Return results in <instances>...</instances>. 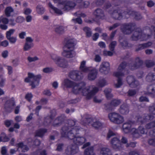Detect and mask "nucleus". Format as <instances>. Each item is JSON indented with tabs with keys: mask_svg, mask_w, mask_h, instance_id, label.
<instances>
[{
	"mask_svg": "<svg viewBox=\"0 0 155 155\" xmlns=\"http://www.w3.org/2000/svg\"><path fill=\"white\" fill-rule=\"evenodd\" d=\"M85 84L84 82H81L78 84L68 80V88H72L74 93H82L88 99L90 98L98 91V89L97 87L93 86L85 87Z\"/></svg>",
	"mask_w": 155,
	"mask_h": 155,
	"instance_id": "obj_1",
	"label": "nucleus"
},
{
	"mask_svg": "<svg viewBox=\"0 0 155 155\" xmlns=\"http://www.w3.org/2000/svg\"><path fill=\"white\" fill-rule=\"evenodd\" d=\"M127 66V63L125 62L121 63L119 66L117 71L114 72L113 75L114 76L118 78L117 83L115 84L116 87L118 88L120 87L122 84L123 83L122 80L120 78L124 77L127 72L125 69Z\"/></svg>",
	"mask_w": 155,
	"mask_h": 155,
	"instance_id": "obj_2",
	"label": "nucleus"
},
{
	"mask_svg": "<svg viewBox=\"0 0 155 155\" xmlns=\"http://www.w3.org/2000/svg\"><path fill=\"white\" fill-rule=\"evenodd\" d=\"M134 123V122L132 121L129 120L125 123L123 125L122 129L123 132L125 134L130 133L133 135L134 137H138V134L136 133L137 129L134 128H131V127Z\"/></svg>",
	"mask_w": 155,
	"mask_h": 155,
	"instance_id": "obj_3",
	"label": "nucleus"
},
{
	"mask_svg": "<svg viewBox=\"0 0 155 155\" xmlns=\"http://www.w3.org/2000/svg\"><path fill=\"white\" fill-rule=\"evenodd\" d=\"M108 117L111 122L116 124H121L124 121V117L116 112L109 113L108 115Z\"/></svg>",
	"mask_w": 155,
	"mask_h": 155,
	"instance_id": "obj_4",
	"label": "nucleus"
},
{
	"mask_svg": "<svg viewBox=\"0 0 155 155\" xmlns=\"http://www.w3.org/2000/svg\"><path fill=\"white\" fill-rule=\"evenodd\" d=\"M133 32L132 39L134 41H137L139 39H140L141 41L146 40L151 36L150 35H146L143 34L141 29L140 28L136 29Z\"/></svg>",
	"mask_w": 155,
	"mask_h": 155,
	"instance_id": "obj_5",
	"label": "nucleus"
},
{
	"mask_svg": "<svg viewBox=\"0 0 155 155\" xmlns=\"http://www.w3.org/2000/svg\"><path fill=\"white\" fill-rule=\"evenodd\" d=\"M76 127H74L72 128V130L68 132V138L70 139H73L74 143L76 145H81L84 143L86 141L85 139L83 137H74V138H71L70 136L72 135V132L73 134H76L77 132V129Z\"/></svg>",
	"mask_w": 155,
	"mask_h": 155,
	"instance_id": "obj_6",
	"label": "nucleus"
},
{
	"mask_svg": "<svg viewBox=\"0 0 155 155\" xmlns=\"http://www.w3.org/2000/svg\"><path fill=\"white\" fill-rule=\"evenodd\" d=\"M76 44L77 41L74 39L68 40V58H72L75 56V53L74 49Z\"/></svg>",
	"mask_w": 155,
	"mask_h": 155,
	"instance_id": "obj_7",
	"label": "nucleus"
},
{
	"mask_svg": "<svg viewBox=\"0 0 155 155\" xmlns=\"http://www.w3.org/2000/svg\"><path fill=\"white\" fill-rule=\"evenodd\" d=\"M51 57L59 66L64 68L67 67V61L64 58L58 57L55 54L52 55Z\"/></svg>",
	"mask_w": 155,
	"mask_h": 155,
	"instance_id": "obj_8",
	"label": "nucleus"
},
{
	"mask_svg": "<svg viewBox=\"0 0 155 155\" xmlns=\"http://www.w3.org/2000/svg\"><path fill=\"white\" fill-rule=\"evenodd\" d=\"M41 78L40 74L35 75L29 72L28 73V77L25 79V82L28 83L30 82V79H32L34 81H36L38 84H39Z\"/></svg>",
	"mask_w": 155,
	"mask_h": 155,
	"instance_id": "obj_9",
	"label": "nucleus"
},
{
	"mask_svg": "<svg viewBox=\"0 0 155 155\" xmlns=\"http://www.w3.org/2000/svg\"><path fill=\"white\" fill-rule=\"evenodd\" d=\"M110 69V64L107 62L104 61L101 64L99 71L101 73L107 74L108 73Z\"/></svg>",
	"mask_w": 155,
	"mask_h": 155,
	"instance_id": "obj_10",
	"label": "nucleus"
},
{
	"mask_svg": "<svg viewBox=\"0 0 155 155\" xmlns=\"http://www.w3.org/2000/svg\"><path fill=\"white\" fill-rule=\"evenodd\" d=\"M127 81L131 87H136L139 85V82L132 76H129L127 78Z\"/></svg>",
	"mask_w": 155,
	"mask_h": 155,
	"instance_id": "obj_11",
	"label": "nucleus"
},
{
	"mask_svg": "<svg viewBox=\"0 0 155 155\" xmlns=\"http://www.w3.org/2000/svg\"><path fill=\"white\" fill-rule=\"evenodd\" d=\"M135 28V24H124L121 28L123 33L125 34H129L131 32V30Z\"/></svg>",
	"mask_w": 155,
	"mask_h": 155,
	"instance_id": "obj_12",
	"label": "nucleus"
},
{
	"mask_svg": "<svg viewBox=\"0 0 155 155\" xmlns=\"http://www.w3.org/2000/svg\"><path fill=\"white\" fill-rule=\"evenodd\" d=\"M91 118L86 119L85 123L91 124L95 128L98 129L101 128L103 125L98 120L94 121Z\"/></svg>",
	"mask_w": 155,
	"mask_h": 155,
	"instance_id": "obj_13",
	"label": "nucleus"
},
{
	"mask_svg": "<svg viewBox=\"0 0 155 155\" xmlns=\"http://www.w3.org/2000/svg\"><path fill=\"white\" fill-rule=\"evenodd\" d=\"M82 73L78 71H74L70 72V77L74 80H81L82 78Z\"/></svg>",
	"mask_w": 155,
	"mask_h": 155,
	"instance_id": "obj_14",
	"label": "nucleus"
},
{
	"mask_svg": "<svg viewBox=\"0 0 155 155\" xmlns=\"http://www.w3.org/2000/svg\"><path fill=\"white\" fill-rule=\"evenodd\" d=\"M110 144L112 147L115 149H117L121 146V142L119 137H114L112 138L110 141Z\"/></svg>",
	"mask_w": 155,
	"mask_h": 155,
	"instance_id": "obj_15",
	"label": "nucleus"
},
{
	"mask_svg": "<svg viewBox=\"0 0 155 155\" xmlns=\"http://www.w3.org/2000/svg\"><path fill=\"white\" fill-rule=\"evenodd\" d=\"M55 3H58L60 5L59 8L63 11L68 10V1H62V0H53Z\"/></svg>",
	"mask_w": 155,
	"mask_h": 155,
	"instance_id": "obj_16",
	"label": "nucleus"
},
{
	"mask_svg": "<svg viewBox=\"0 0 155 155\" xmlns=\"http://www.w3.org/2000/svg\"><path fill=\"white\" fill-rule=\"evenodd\" d=\"M66 117L64 114H61L55 119L54 123L53 124L52 126L54 127H58L61 125L65 120Z\"/></svg>",
	"mask_w": 155,
	"mask_h": 155,
	"instance_id": "obj_17",
	"label": "nucleus"
},
{
	"mask_svg": "<svg viewBox=\"0 0 155 155\" xmlns=\"http://www.w3.org/2000/svg\"><path fill=\"white\" fill-rule=\"evenodd\" d=\"M120 103V100L113 99L111 101L110 104L105 105V109L108 110H112L113 109V107L117 106L119 105Z\"/></svg>",
	"mask_w": 155,
	"mask_h": 155,
	"instance_id": "obj_18",
	"label": "nucleus"
},
{
	"mask_svg": "<svg viewBox=\"0 0 155 155\" xmlns=\"http://www.w3.org/2000/svg\"><path fill=\"white\" fill-rule=\"evenodd\" d=\"M15 105V99L13 97H12L10 99L7 100L5 104V108L7 109L8 108L12 109L13 107Z\"/></svg>",
	"mask_w": 155,
	"mask_h": 155,
	"instance_id": "obj_19",
	"label": "nucleus"
},
{
	"mask_svg": "<svg viewBox=\"0 0 155 155\" xmlns=\"http://www.w3.org/2000/svg\"><path fill=\"white\" fill-rule=\"evenodd\" d=\"M64 47L63 51L62 53V55L67 58H68V38H65L63 42Z\"/></svg>",
	"mask_w": 155,
	"mask_h": 155,
	"instance_id": "obj_20",
	"label": "nucleus"
},
{
	"mask_svg": "<svg viewBox=\"0 0 155 155\" xmlns=\"http://www.w3.org/2000/svg\"><path fill=\"white\" fill-rule=\"evenodd\" d=\"M48 130L46 128H41L37 130L35 132V137H39L41 138L43 137L45 134L47 133Z\"/></svg>",
	"mask_w": 155,
	"mask_h": 155,
	"instance_id": "obj_21",
	"label": "nucleus"
},
{
	"mask_svg": "<svg viewBox=\"0 0 155 155\" xmlns=\"http://www.w3.org/2000/svg\"><path fill=\"white\" fill-rule=\"evenodd\" d=\"M123 16H124V18H128L129 17L130 15H135V18L137 20H139L141 19L142 17L141 15L140 14L136 15L135 12L132 11H130L128 12H124L123 13Z\"/></svg>",
	"mask_w": 155,
	"mask_h": 155,
	"instance_id": "obj_22",
	"label": "nucleus"
},
{
	"mask_svg": "<svg viewBox=\"0 0 155 155\" xmlns=\"http://www.w3.org/2000/svg\"><path fill=\"white\" fill-rule=\"evenodd\" d=\"M97 70L95 68H93L91 70L88 75V79L90 80L95 79L97 77Z\"/></svg>",
	"mask_w": 155,
	"mask_h": 155,
	"instance_id": "obj_23",
	"label": "nucleus"
},
{
	"mask_svg": "<svg viewBox=\"0 0 155 155\" xmlns=\"http://www.w3.org/2000/svg\"><path fill=\"white\" fill-rule=\"evenodd\" d=\"M86 61L84 60L81 62L79 69L81 72L86 73L90 70L89 68L86 66Z\"/></svg>",
	"mask_w": 155,
	"mask_h": 155,
	"instance_id": "obj_24",
	"label": "nucleus"
},
{
	"mask_svg": "<svg viewBox=\"0 0 155 155\" xmlns=\"http://www.w3.org/2000/svg\"><path fill=\"white\" fill-rule=\"evenodd\" d=\"M94 15L98 19L102 18L104 16L103 11L101 9H98L96 10L94 13Z\"/></svg>",
	"mask_w": 155,
	"mask_h": 155,
	"instance_id": "obj_25",
	"label": "nucleus"
},
{
	"mask_svg": "<svg viewBox=\"0 0 155 155\" xmlns=\"http://www.w3.org/2000/svg\"><path fill=\"white\" fill-rule=\"evenodd\" d=\"M119 111L121 114H126L128 113L129 110L127 106L125 104H123L121 106L119 109Z\"/></svg>",
	"mask_w": 155,
	"mask_h": 155,
	"instance_id": "obj_26",
	"label": "nucleus"
},
{
	"mask_svg": "<svg viewBox=\"0 0 155 155\" xmlns=\"http://www.w3.org/2000/svg\"><path fill=\"white\" fill-rule=\"evenodd\" d=\"M53 110H51L50 111L51 115L49 117H47L45 118L44 122H48L47 120H49L48 125L50 124L54 117L56 115V114L55 113H53Z\"/></svg>",
	"mask_w": 155,
	"mask_h": 155,
	"instance_id": "obj_27",
	"label": "nucleus"
},
{
	"mask_svg": "<svg viewBox=\"0 0 155 155\" xmlns=\"http://www.w3.org/2000/svg\"><path fill=\"white\" fill-rule=\"evenodd\" d=\"M61 137H68V126L63 127L61 129Z\"/></svg>",
	"mask_w": 155,
	"mask_h": 155,
	"instance_id": "obj_28",
	"label": "nucleus"
},
{
	"mask_svg": "<svg viewBox=\"0 0 155 155\" xmlns=\"http://www.w3.org/2000/svg\"><path fill=\"white\" fill-rule=\"evenodd\" d=\"M10 138L7 136L6 134L4 132H2L0 135V143L1 142H8Z\"/></svg>",
	"mask_w": 155,
	"mask_h": 155,
	"instance_id": "obj_29",
	"label": "nucleus"
},
{
	"mask_svg": "<svg viewBox=\"0 0 155 155\" xmlns=\"http://www.w3.org/2000/svg\"><path fill=\"white\" fill-rule=\"evenodd\" d=\"M48 5L50 8H51L54 11L55 13L58 15H61L63 14V13L61 10L57 8L54 7L51 4V3L50 2H49L48 3Z\"/></svg>",
	"mask_w": 155,
	"mask_h": 155,
	"instance_id": "obj_30",
	"label": "nucleus"
},
{
	"mask_svg": "<svg viewBox=\"0 0 155 155\" xmlns=\"http://www.w3.org/2000/svg\"><path fill=\"white\" fill-rule=\"evenodd\" d=\"M100 154L101 155H112L110 150L105 147L102 148L101 149Z\"/></svg>",
	"mask_w": 155,
	"mask_h": 155,
	"instance_id": "obj_31",
	"label": "nucleus"
},
{
	"mask_svg": "<svg viewBox=\"0 0 155 155\" xmlns=\"http://www.w3.org/2000/svg\"><path fill=\"white\" fill-rule=\"evenodd\" d=\"M120 11L119 10L118 11H114L112 14V16L114 18L116 19L120 20L122 17L120 14Z\"/></svg>",
	"mask_w": 155,
	"mask_h": 155,
	"instance_id": "obj_32",
	"label": "nucleus"
},
{
	"mask_svg": "<svg viewBox=\"0 0 155 155\" xmlns=\"http://www.w3.org/2000/svg\"><path fill=\"white\" fill-rule=\"evenodd\" d=\"M152 44L151 42H148L147 43L140 45L138 46V48L136 49V51H138L146 48H148L151 46Z\"/></svg>",
	"mask_w": 155,
	"mask_h": 155,
	"instance_id": "obj_33",
	"label": "nucleus"
},
{
	"mask_svg": "<svg viewBox=\"0 0 155 155\" xmlns=\"http://www.w3.org/2000/svg\"><path fill=\"white\" fill-rule=\"evenodd\" d=\"M111 90L110 88H106L104 92L107 98L109 99L113 97V95L111 94Z\"/></svg>",
	"mask_w": 155,
	"mask_h": 155,
	"instance_id": "obj_34",
	"label": "nucleus"
},
{
	"mask_svg": "<svg viewBox=\"0 0 155 155\" xmlns=\"http://www.w3.org/2000/svg\"><path fill=\"white\" fill-rule=\"evenodd\" d=\"M14 11L13 9L11 6L7 7L5 10V14L6 16L8 17L11 16V14Z\"/></svg>",
	"mask_w": 155,
	"mask_h": 155,
	"instance_id": "obj_35",
	"label": "nucleus"
},
{
	"mask_svg": "<svg viewBox=\"0 0 155 155\" xmlns=\"http://www.w3.org/2000/svg\"><path fill=\"white\" fill-rule=\"evenodd\" d=\"M147 94L148 95H152V96H155V88L153 87L152 86H150L147 88Z\"/></svg>",
	"mask_w": 155,
	"mask_h": 155,
	"instance_id": "obj_36",
	"label": "nucleus"
},
{
	"mask_svg": "<svg viewBox=\"0 0 155 155\" xmlns=\"http://www.w3.org/2000/svg\"><path fill=\"white\" fill-rule=\"evenodd\" d=\"M154 117L151 115H148L145 118L143 119L142 121V118L141 117H139L138 118V122H140V123H142L145 122L147 120H152L153 119Z\"/></svg>",
	"mask_w": 155,
	"mask_h": 155,
	"instance_id": "obj_37",
	"label": "nucleus"
},
{
	"mask_svg": "<svg viewBox=\"0 0 155 155\" xmlns=\"http://www.w3.org/2000/svg\"><path fill=\"white\" fill-rule=\"evenodd\" d=\"M84 155H95L93 152V147H89L85 150Z\"/></svg>",
	"mask_w": 155,
	"mask_h": 155,
	"instance_id": "obj_38",
	"label": "nucleus"
},
{
	"mask_svg": "<svg viewBox=\"0 0 155 155\" xmlns=\"http://www.w3.org/2000/svg\"><path fill=\"white\" fill-rule=\"evenodd\" d=\"M36 11L39 14H43L45 12V9L41 5H38L36 8Z\"/></svg>",
	"mask_w": 155,
	"mask_h": 155,
	"instance_id": "obj_39",
	"label": "nucleus"
},
{
	"mask_svg": "<svg viewBox=\"0 0 155 155\" xmlns=\"http://www.w3.org/2000/svg\"><path fill=\"white\" fill-rule=\"evenodd\" d=\"M137 133L138 134V137H139V136L140 135V134H144L147 133V131L146 130L143 128L142 127H140L139 128L138 130H137V131L135 132L134 133Z\"/></svg>",
	"mask_w": 155,
	"mask_h": 155,
	"instance_id": "obj_40",
	"label": "nucleus"
},
{
	"mask_svg": "<svg viewBox=\"0 0 155 155\" xmlns=\"http://www.w3.org/2000/svg\"><path fill=\"white\" fill-rule=\"evenodd\" d=\"M107 84V83L105 79L100 80L98 83V86L101 87H104Z\"/></svg>",
	"mask_w": 155,
	"mask_h": 155,
	"instance_id": "obj_41",
	"label": "nucleus"
},
{
	"mask_svg": "<svg viewBox=\"0 0 155 155\" xmlns=\"http://www.w3.org/2000/svg\"><path fill=\"white\" fill-rule=\"evenodd\" d=\"M146 79L148 81H151L155 80V75L152 73H149L146 77Z\"/></svg>",
	"mask_w": 155,
	"mask_h": 155,
	"instance_id": "obj_42",
	"label": "nucleus"
},
{
	"mask_svg": "<svg viewBox=\"0 0 155 155\" xmlns=\"http://www.w3.org/2000/svg\"><path fill=\"white\" fill-rule=\"evenodd\" d=\"M55 32L58 34H62L64 32V28L63 26L57 27L55 29Z\"/></svg>",
	"mask_w": 155,
	"mask_h": 155,
	"instance_id": "obj_43",
	"label": "nucleus"
},
{
	"mask_svg": "<svg viewBox=\"0 0 155 155\" xmlns=\"http://www.w3.org/2000/svg\"><path fill=\"white\" fill-rule=\"evenodd\" d=\"M62 86L64 90L68 89V78L64 79L62 82Z\"/></svg>",
	"mask_w": 155,
	"mask_h": 155,
	"instance_id": "obj_44",
	"label": "nucleus"
},
{
	"mask_svg": "<svg viewBox=\"0 0 155 155\" xmlns=\"http://www.w3.org/2000/svg\"><path fill=\"white\" fill-rule=\"evenodd\" d=\"M84 30L87 36L89 37L91 35V29L87 27H85L84 28Z\"/></svg>",
	"mask_w": 155,
	"mask_h": 155,
	"instance_id": "obj_45",
	"label": "nucleus"
},
{
	"mask_svg": "<svg viewBox=\"0 0 155 155\" xmlns=\"http://www.w3.org/2000/svg\"><path fill=\"white\" fill-rule=\"evenodd\" d=\"M15 30L14 29H10L8 31L6 32V35L7 38H8L10 37L14 32Z\"/></svg>",
	"mask_w": 155,
	"mask_h": 155,
	"instance_id": "obj_46",
	"label": "nucleus"
},
{
	"mask_svg": "<svg viewBox=\"0 0 155 155\" xmlns=\"http://www.w3.org/2000/svg\"><path fill=\"white\" fill-rule=\"evenodd\" d=\"M32 43H28L25 42L24 47V50L26 51L30 49L32 46Z\"/></svg>",
	"mask_w": 155,
	"mask_h": 155,
	"instance_id": "obj_47",
	"label": "nucleus"
},
{
	"mask_svg": "<svg viewBox=\"0 0 155 155\" xmlns=\"http://www.w3.org/2000/svg\"><path fill=\"white\" fill-rule=\"evenodd\" d=\"M33 97V95L31 93H28L25 96V99L29 102L31 101Z\"/></svg>",
	"mask_w": 155,
	"mask_h": 155,
	"instance_id": "obj_48",
	"label": "nucleus"
},
{
	"mask_svg": "<svg viewBox=\"0 0 155 155\" xmlns=\"http://www.w3.org/2000/svg\"><path fill=\"white\" fill-rule=\"evenodd\" d=\"M117 45L116 42L115 41H113L111 42L109 45V48L112 51H113L114 50L115 47Z\"/></svg>",
	"mask_w": 155,
	"mask_h": 155,
	"instance_id": "obj_49",
	"label": "nucleus"
},
{
	"mask_svg": "<svg viewBox=\"0 0 155 155\" xmlns=\"http://www.w3.org/2000/svg\"><path fill=\"white\" fill-rule=\"evenodd\" d=\"M141 62H139L135 64H133L132 65H130V68L132 70L136 69L139 67V65H140Z\"/></svg>",
	"mask_w": 155,
	"mask_h": 155,
	"instance_id": "obj_50",
	"label": "nucleus"
},
{
	"mask_svg": "<svg viewBox=\"0 0 155 155\" xmlns=\"http://www.w3.org/2000/svg\"><path fill=\"white\" fill-rule=\"evenodd\" d=\"M9 20L8 19L6 18H2L1 17L0 20V23L2 22L3 24H7L8 23Z\"/></svg>",
	"mask_w": 155,
	"mask_h": 155,
	"instance_id": "obj_51",
	"label": "nucleus"
},
{
	"mask_svg": "<svg viewBox=\"0 0 155 155\" xmlns=\"http://www.w3.org/2000/svg\"><path fill=\"white\" fill-rule=\"evenodd\" d=\"M103 54L105 56H111L113 54V52L110 51L104 50L103 52Z\"/></svg>",
	"mask_w": 155,
	"mask_h": 155,
	"instance_id": "obj_52",
	"label": "nucleus"
},
{
	"mask_svg": "<svg viewBox=\"0 0 155 155\" xmlns=\"http://www.w3.org/2000/svg\"><path fill=\"white\" fill-rule=\"evenodd\" d=\"M7 39L8 40L10 43L12 44H14L17 41L16 38L13 37H10L7 38Z\"/></svg>",
	"mask_w": 155,
	"mask_h": 155,
	"instance_id": "obj_53",
	"label": "nucleus"
},
{
	"mask_svg": "<svg viewBox=\"0 0 155 155\" xmlns=\"http://www.w3.org/2000/svg\"><path fill=\"white\" fill-rule=\"evenodd\" d=\"M146 64L147 67H150L154 65V63L151 61H147L146 62Z\"/></svg>",
	"mask_w": 155,
	"mask_h": 155,
	"instance_id": "obj_54",
	"label": "nucleus"
},
{
	"mask_svg": "<svg viewBox=\"0 0 155 155\" xmlns=\"http://www.w3.org/2000/svg\"><path fill=\"white\" fill-rule=\"evenodd\" d=\"M155 126V121L152 122L149 124H147L146 127L147 129H150Z\"/></svg>",
	"mask_w": 155,
	"mask_h": 155,
	"instance_id": "obj_55",
	"label": "nucleus"
},
{
	"mask_svg": "<svg viewBox=\"0 0 155 155\" xmlns=\"http://www.w3.org/2000/svg\"><path fill=\"white\" fill-rule=\"evenodd\" d=\"M12 121V120H6L4 121V124L6 127H8L11 125Z\"/></svg>",
	"mask_w": 155,
	"mask_h": 155,
	"instance_id": "obj_56",
	"label": "nucleus"
},
{
	"mask_svg": "<svg viewBox=\"0 0 155 155\" xmlns=\"http://www.w3.org/2000/svg\"><path fill=\"white\" fill-rule=\"evenodd\" d=\"M28 60L29 62H31L32 61H35L38 60V58L37 57H28Z\"/></svg>",
	"mask_w": 155,
	"mask_h": 155,
	"instance_id": "obj_57",
	"label": "nucleus"
},
{
	"mask_svg": "<svg viewBox=\"0 0 155 155\" xmlns=\"http://www.w3.org/2000/svg\"><path fill=\"white\" fill-rule=\"evenodd\" d=\"M149 109L150 113L153 115H155V105L150 107Z\"/></svg>",
	"mask_w": 155,
	"mask_h": 155,
	"instance_id": "obj_58",
	"label": "nucleus"
},
{
	"mask_svg": "<svg viewBox=\"0 0 155 155\" xmlns=\"http://www.w3.org/2000/svg\"><path fill=\"white\" fill-rule=\"evenodd\" d=\"M148 31H150L152 35H153L155 38V27L153 26H151L150 29L148 30Z\"/></svg>",
	"mask_w": 155,
	"mask_h": 155,
	"instance_id": "obj_59",
	"label": "nucleus"
},
{
	"mask_svg": "<svg viewBox=\"0 0 155 155\" xmlns=\"http://www.w3.org/2000/svg\"><path fill=\"white\" fill-rule=\"evenodd\" d=\"M1 153L2 155H5L7 153V150L5 147L3 146L2 147Z\"/></svg>",
	"mask_w": 155,
	"mask_h": 155,
	"instance_id": "obj_60",
	"label": "nucleus"
},
{
	"mask_svg": "<svg viewBox=\"0 0 155 155\" xmlns=\"http://www.w3.org/2000/svg\"><path fill=\"white\" fill-rule=\"evenodd\" d=\"M24 145L23 143L22 142H20L16 145V147H18V149L21 148L22 149L24 147Z\"/></svg>",
	"mask_w": 155,
	"mask_h": 155,
	"instance_id": "obj_61",
	"label": "nucleus"
},
{
	"mask_svg": "<svg viewBox=\"0 0 155 155\" xmlns=\"http://www.w3.org/2000/svg\"><path fill=\"white\" fill-rule=\"evenodd\" d=\"M148 142L150 145L155 146V138L150 139L148 141Z\"/></svg>",
	"mask_w": 155,
	"mask_h": 155,
	"instance_id": "obj_62",
	"label": "nucleus"
},
{
	"mask_svg": "<svg viewBox=\"0 0 155 155\" xmlns=\"http://www.w3.org/2000/svg\"><path fill=\"white\" fill-rule=\"evenodd\" d=\"M1 46L3 47H6L8 45V42L7 40H4L1 42Z\"/></svg>",
	"mask_w": 155,
	"mask_h": 155,
	"instance_id": "obj_63",
	"label": "nucleus"
},
{
	"mask_svg": "<svg viewBox=\"0 0 155 155\" xmlns=\"http://www.w3.org/2000/svg\"><path fill=\"white\" fill-rule=\"evenodd\" d=\"M52 69L51 68H46L43 69V72L45 73H48L52 71Z\"/></svg>",
	"mask_w": 155,
	"mask_h": 155,
	"instance_id": "obj_64",
	"label": "nucleus"
}]
</instances>
